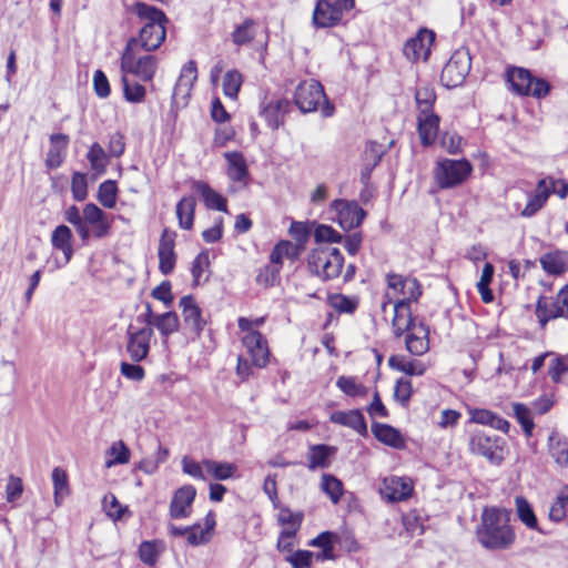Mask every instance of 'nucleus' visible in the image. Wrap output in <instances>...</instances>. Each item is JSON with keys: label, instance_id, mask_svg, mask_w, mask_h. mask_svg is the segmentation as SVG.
<instances>
[{"label": "nucleus", "instance_id": "nucleus-33", "mask_svg": "<svg viewBox=\"0 0 568 568\" xmlns=\"http://www.w3.org/2000/svg\"><path fill=\"white\" fill-rule=\"evenodd\" d=\"M337 540V536L331 531H324L320 534L317 537L313 538L308 546L321 548V552H315L316 560H332L335 558L334 556V542Z\"/></svg>", "mask_w": 568, "mask_h": 568}, {"label": "nucleus", "instance_id": "nucleus-56", "mask_svg": "<svg viewBox=\"0 0 568 568\" xmlns=\"http://www.w3.org/2000/svg\"><path fill=\"white\" fill-rule=\"evenodd\" d=\"M102 506L105 514L114 519L119 520L122 518L125 507H122L113 494H106L102 499Z\"/></svg>", "mask_w": 568, "mask_h": 568}, {"label": "nucleus", "instance_id": "nucleus-14", "mask_svg": "<svg viewBox=\"0 0 568 568\" xmlns=\"http://www.w3.org/2000/svg\"><path fill=\"white\" fill-rule=\"evenodd\" d=\"M153 336L151 327H135L130 325L126 329V353L132 362L139 363L148 357L150 342Z\"/></svg>", "mask_w": 568, "mask_h": 568}, {"label": "nucleus", "instance_id": "nucleus-62", "mask_svg": "<svg viewBox=\"0 0 568 568\" xmlns=\"http://www.w3.org/2000/svg\"><path fill=\"white\" fill-rule=\"evenodd\" d=\"M209 265H210V258H209V254L206 252H202L195 257V260L192 263V268H191L193 282L195 285H197L200 283L201 277H202L204 271L209 267Z\"/></svg>", "mask_w": 568, "mask_h": 568}, {"label": "nucleus", "instance_id": "nucleus-6", "mask_svg": "<svg viewBox=\"0 0 568 568\" xmlns=\"http://www.w3.org/2000/svg\"><path fill=\"white\" fill-rule=\"evenodd\" d=\"M386 281L387 292L381 306L383 313H386V308L392 304L393 300L404 301L410 304L412 302H416L422 295L420 284L415 277L388 274Z\"/></svg>", "mask_w": 568, "mask_h": 568}, {"label": "nucleus", "instance_id": "nucleus-34", "mask_svg": "<svg viewBox=\"0 0 568 568\" xmlns=\"http://www.w3.org/2000/svg\"><path fill=\"white\" fill-rule=\"evenodd\" d=\"M541 267L552 275H560L568 270V255L564 252H550L541 256Z\"/></svg>", "mask_w": 568, "mask_h": 568}, {"label": "nucleus", "instance_id": "nucleus-58", "mask_svg": "<svg viewBox=\"0 0 568 568\" xmlns=\"http://www.w3.org/2000/svg\"><path fill=\"white\" fill-rule=\"evenodd\" d=\"M182 470L195 479L206 480L205 468L202 463H197L190 457H183Z\"/></svg>", "mask_w": 568, "mask_h": 568}, {"label": "nucleus", "instance_id": "nucleus-4", "mask_svg": "<svg viewBox=\"0 0 568 568\" xmlns=\"http://www.w3.org/2000/svg\"><path fill=\"white\" fill-rule=\"evenodd\" d=\"M307 264L322 280H332L341 274L344 257L341 251L329 245H320L311 251Z\"/></svg>", "mask_w": 568, "mask_h": 568}, {"label": "nucleus", "instance_id": "nucleus-61", "mask_svg": "<svg viewBox=\"0 0 568 568\" xmlns=\"http://www.w3.org/2000/svg\"><path fill=\"white\" fill-rule=\"evenodd\" d=\"M197 79V69L194 61H189L181 70L176 84H184L185 87L193 88Z\"/></svg>", "mask_w": 568, "mask_h": 568}, {"label": "nucleus", "instance_id": "nucleus-54", "mask_svg": "<svg viewBox=\"0 0 568 568\" xmlns=\"http://www.w3.org/2000/svg\"><path fill=\"white\" fill-rule=\"evenodd\" d=\"M288 233L296 241L294 245L298 246L300 250L303 251L311 233L308 225L304 222H293L290 226Z\"/></svg>", "mask_w": 568, "mask_h": 568}, {"label": "nucleus", "instance_id": "nucleus-21", "mask_svg": "<svg viewBox=\"0 0 568 568\" xmlns=\"http://www.w3.org/2000/svg\"><path fill=\"white\" fill-rule=\"evenodd\" d=\"M429 331L424 323L413 326L405 338L406 349L415 356H422L429 349Z\"/></svg>", "mask_w": 568, "mask_h": 568}, {"label": "nucleus", "instance_id": "nucleus-9", "mask_svg": "<svg viewBox=\"0 0 568 568\" xmlns=\"http://www.w3.org/2000/svg\"><path fill=\"white\" fill-rule=\"evenodd\" d=\"M471 170L473 168L467 160L445 159L437 163L434 176L440 189H450L462 184Z\"/></svg>", "mask_w": 568, "mask_h": 568}, {"label": "nucleus", "instance_id": "nucleus-25", "mask_svg": "<svg viewBox=\"0 0 568 568\" xmlns=\"http://www.w3.org/2000/svg\"><path fill=\"white\" fill-rule=\"evenodd\" d=\"M418 134L424 145H430L435 142L438 135L439 116L433 111L418 113Z\"/></svg>", "mask_w": 568, "mask_h": 568}, {"label": "nucleus", "instance_id": "nucleus-41", "mask_svg": "<svg viewBox=\"0 0 568 568\" xmlns=\"http://www.w3.org/2000/svg\"><path fill=\"white\" fill-rule=\"evenodd\" d=\"M203 466L207 475L216 480H226L234 476L237 467L232 463H221L212 459H204Z\"/></svg>", "mask_w": 568, "mask_h": 568}, {"label": "nucleus", "instance_id": "nucleus-11", "mask_svg": "<svg viewBox=\"0 0 568 568\" xmlns=\"http://www.w3.org/2000/svg\"><path fill=\"white\" fill-rule=\"evenodd\" d=\"M469 450L486 458L493 465H500L505 459L506 447L500 437L476 432L469 438Z\"/></svg>", "mask_w": 568, "mask_h": 568}, {"label": "nucleus", "instance_id": "nucleus-5", "mask_svg": "<svg viewBox=\"0 0 568 568\" xmlns=\"http://www.w3.org/2000/svg\"><path fill=\"white\" fill-rule=\"evenodd\" d=\"M294 101L303 113L316 111L321 106L324 116H331L334 106L328 102L322 84L316 80L300 83L295 90Z\"/></svg>", "mask_w": 568, "mask_h": 568}, {"label": "nucleus", "instance_id": "nucleus-60", "mask_svg": "<svg viewBox=\"0 0 568 568\" xmlns=\"http://www.w3.org/2000/svg\"><path fill=\"white\" fill-rule=\"evenodd\" d=\"M413 393V386L410 381L399 378L396 383L394 396L403 406H407Z\"/></svg>", "mask_w": 568, "mask_h": 568}, {"label": "nucleus", "instance_id": "nucleus-29", "mask_svg": "<svg viewBox=\"0 0 568 568\" xmlns=\"http://www.w3.org/2000/svg\"><path fill=\"white\" fill-rule=\"evenodd\" d=\"M336 448L327 445H313L310 447L307 454V468L315 470L318 468H327L331 464V458L335 455Z\"/></svg>", "mask_w": 568, "mask_h": 568}, {"label": "nucleus", "instance_id": "nucleus-32", "mask_svg": "<svg viewBox=\"0 0 568 568\" xmlns=\"http://www.w3.org/2000/svg\"><path fill=\"white\" fill-rule=\"evenodd\" d=\"M71 240L72 233L67 225H59L51 235V243L53 247L63 252L64 265L71 261L73 255Z\"/></svg>", "mask_w": 568, "mask_h": 568}, {"label": "nucleus", "instance_id": "nucleus-51", "mask_svg": "<svg viewBox=\"0 0 568 568\" xmlns=\"http://www.w3.org/2000/svg\"><path fill=\"white\" fill-rule=\"evenodd\" d=\"M254 26L255 22L252 19H246L234 30L232 34L233 42L237 45H243L252 41L255 37Z\"/></svg>", "mask_w": 568, "mask_h": 568}, {"label": "nucleus", "instance_id": "nucleus-3", "mask_svg": "<svg viewBox=\"0 0 568 568\" xmlns=\"http://www.w3.org/2000/svg\"><path fill=\"white\" fill-rule=\"evenodd\" d=\"M141 47L135 40H129L121 57V70L130 73L144 82L151 81L158 69V60L152 54H142Z\"/></svg>", "mask_w": 568, "mask_h": 568}, {"label": "nucleus", "instance_id": "nucleus-40", "mask_svg": "<svg viewBox=\"0 0 568 568\" xmlns=\"http://www.w3.org/2000/svg\"><path fill=\"white\" fill-rule=\"evenodd\" d=\"M51 477L54 490V504L59 507L63 499L70 494L68 475L61 467H54Z\"/></svg>", "mask_w": 568, "mask_h": 568}, {"label": "nucleus", "instance_id": "nucleus-64", "mask_svg": "<svg viewBox=\"0 0 568 568\" xmlns=\"http://www.w3.org/2000/svg\"><path fill=\"white\" fill-rule=\"evenodd\" d=\"M139 556L144 564L150 566L154 565L159 556L155 542L143 541L139 547Z\"/></svg>", "mask_w": 568, "mask_h": 568}, {"label": "nucleus", "instance_id": "nucleus-48", "mask_svg": "<svg viewBox=\"0 0 568 568\" xmlns=\"http://www.w3.org/2000/svg\"><path fill=\"white\" fill-rule=\"evenodd\" d=\"M243 82L242 74L236 70H230L223 78V93L225 97L236 100Z\"/></svg>", "mask_w": 568, "mask_h": 568}, {"label": "nucleus", "instance_id": "nucleus-13", "mask_svg": "<svg viewBox=\"0 0 568 568\" xmlns=\"http://www.w3.org/2000/svg\"><path fill=\"white\" fill-rule=\"evenodd\" d=\"M471 59L467 51L457 50L443 68L440 80L447 88L460 85L470 71Z\"/></svg>", "mask_w": 568, "mask_h": 568}, {"label": "nucleus", "instance_id": "nucleus-37", "mask_svg": "<svg viewBox=\"0 0 568 568\" xmlns=\"http://www.w3.org/2000/svg\"><path fill=\"white\" fill-rule=\"evenodd\" d=\"M373 433L379 442L386 445L395 448H400L404 446V439L400 433L389 425L375 424L373 425Z\"/></svg>", "mask_w": 568, "mask_h": 568}, {"label": "nucleus", "instance_id": "nucleus-28", "mask_svg": "<svg viewBox=\"0 0 568 568\" xmlns=\"http://www.w3.org/2000/svg\"><path fill=\"white\" fill-rule=\"evenodd\" d=\"M548 453L555 463L568 468V439L552 430L548 437Z\"/></svg>", "mask_w": 568, "mask_h": 568}, {"label": "nucleus", "instance_id": "nucleus-8", "mask_svg": "<svg viewBox=\"0 0 568 568\" xmlns=\"http://www.w3.org/2000/svg\"><path fill=\"white\" fill-rule=\"evenodd\" d=\"M507 82L511 90L519 95L544 98L548 94L550 85L542 79L534 78L526 69L514 68L507 72Z\"/></svg>", "mask_w": 568, "mask_h": 568}, {"label": "nucleus", "instance_id": "nucleus-35", "mask_svg": "<svg viewBox=\"0 0 568 568\" xmlns=\"http://www.w3.org/2000/svg\"><path fill=\"white\" fill-rule=\"evenodd\" d=\"M390 367L410 376H422L427 371V365L418 359H407L404 356H392L388 361Z\"/></svg>", "mask_w": 568, "mask_h": 568}, {"label": "nucleus", "instance_id": "nucleus-2", "mask_svg": "<svg viewBox=\"0 0 568 568\" xmlns=\"http://www.w3.org/2000/svg\"><path fill=\"white\" fill-rule=\"evenodd\" d=\"M135 13L145 21V24L139 37L130 40H135L138 45L146 52L156 50L165 40V22L168 21L165 14L155 7L142 2L135 4Z\"/></svg>", "mask_w": 568, "mask_h": 568}, {"label": "nucleus", "instance_id": "nucleus-39", "mask_svg": "<svg viewBox=\"0 0 568 568\" xmlns=\"http://www.w3.org/2000/svg\"><path fill=\"white\" fill-rule=\"evenodd\" d=\"M301 252L300 247L294 245V243L290 241H281L272 250L270 261L280 265L282 268L284 258L296 260Z\"/></svg>", "mask_w": 568, "mask_h": 568}, {"label": "nucleus", "instance_id": "nucleus-38", "mask_svg": "<svg viewBox=\"0 0 568 568\" xmlns=\"http://www.w3.org/2000/svg\"><path fill=\"white\" fill-rule=\"evenodd\" d=\"M516 515L518 519L531 530H539L538 520L528 500L523 496L515 498Z\"/></svg>", "mask_w": 568, "mask_h": 568}, {"label": "nucleus", "instance_id": "nucleus-31", "mask_svg": "<svg viewBox=\"0 0 568 568\" xmlns=\"http://www.w3.org/2000/svg\"><path fill=\"white\" fill-rule=\"evenodd\" d=\"M227 176L234 182H245L248 178L246 161L240 152H226Z\"/></svg>", "mask_w": 568, "mask_h": 568}, {"label": "nucleus", "instance_id": "nucleus-27", "mask_svg": "<svg viewBox=\"0 0 568 568\" xmlns=\"http://www.w3.org/2000/svg\"><path fill=\"white\" fill-rule=\"evenodd\" d=\"M68 144L69 138L65 134L58 133L50 136V148L45 159L49 169H57L62 164Z\"/></svg>", "mask_w": 568, "mask_h": 568}, {"label": "nucleus", "instance_id": "nucleus-57", "mask_svg": "<svg viewBox=\"0 0 568 568\" xmlns=\"http://www.w3.org/2000/svg\"><path fill=\"white\" fill-rule=\"evenodd\" d=\"M316 559L315 552L310 550H297L286 557L293 568H310Z\"/></svg>", "mask_w": 568, "mask_h": 568}, {"label": "nucleus", "instance_id": "nucleus-45", "mask_svg": "<svg viewBox=\"0 0 568 568\" xmlns=\"http://www.w3.org/2000/svg\"><path fill=\"white\" fill-rule=\"evenodd\" d=\"M321 489L326 494L333 504H338L343 495V483L331 474H323L321 478Z\"/></svg>", "mask_w": 568, "mask_h": 568}, {"label": "nucleus", "instance_id": "nucleus-43", "mask_svg": "<svg viewBox=\"0 0 568 568\" xmlns=\"http://www.w3.org/2000/svg\"><path fill=\"white\" fill-rule=\"evenodd\" d=\"M153 327L158 328L160 334L164 337L179 331L180 320L175 312H166L159 314L153 321Z\"/></svg>", "mask_w": 568, "mask_h": 568}, {"label": "nucleus", "instance_id": "nucleus-18", "mask_svg": "<svg viewBox=\"0 0 568 568\" xmlns=\"http://www.w3.org/2000/svg\"><path fill=\"white\" fill-rule=\"evenodd\" d=\"M195 496L196 490L192 485L180 487L170 503V516L174 519L189 517Z\"/></svg>", "mask_w": 568, "mask_h": 568}, {"label": "nucleus", "instance_id": "nucleus-52", "mask_svg": "<svg viewBox=\"0 0 568 568\" xmlns=\"http://www.w3.org/2000/svg\"><path fill=\"white\" fill-rule=\"evenodd\" d=\"M336 385L347 396L357 397L366 395V388L357 383L354 377L339 376Z\"/></svg>", "mask_w": 568, "mask_h": 568}, {"label": "nucleus", "instance_id": "nucleus-50", "mask_svg": "<svg viewBox=\"0 0 568 568\" xmlns=\"http://www.w3.org/2000/svg\"><path fill=\"white\" fill-rule=\"evenodd\" d=\"M116 184L112 180L104 181L98 190V200L106 209H113L116 203Z\"/></svg>", "mask_w": 568, "mask_h": 568}, {"label": "nucleus", "instance_id": "nucleus-15", "mask_svg": "<svg viewBox=\"0 0 568 568\" xmlns=\"http://www.w3.org/2000/svg\"><path fill=\"white\" fill-rule=\"evenodd\" d=\"M435 40V33L428 29H420L417 34L408 39L404 45V55L412 62L426 61Z\"/></svg>", "mask_w": 568, "mask_h": 568}, {"label": "nucleus", "instance_id": "nucleus-30", "mask_svg": "<svg viewBox=\"0 0 568 568\" xmlns=\"http://www.w3.org/2000/svg\"><path fill=\"white\" fill-rule=\"evenodd\" d=\"M193 190L200 194L207 209L226 212V200L215 192L207 183L203 181H195Z\"/></svg>", "mask_w": 568, "mask_h": 568}, {"label": "nucleus", "instance_id": "nucleus-36", "mask_svg": "<svg viewBox=\"0 0 568 568\" xmlns=\"http://www.w3.org/2000/svg\"><path fill=\"white\" fill-rule=\"evenodd\" d=\"M195 199L193 196H185L180 200L176 205V216L179 219L180 227L191 230L194 221Z\"/></svg>", "mask_w": 568, "mask_h": 568}, {"label": "nucleus", "instance_id": "nucleus-17", "mask_svg": "<svg viewBox=\"0 0 568 568\" xmlns=\"http://www.w3.org/2000/svg\"><path fill=\"white\" fill-rule=\"evenodd\" d=\"M83 222L92 227V234L98 239L105 237L110 233L109 215L93 203H88L83 207Z\"/></svg>", "mask_w": 568, "mask_h": 568}, {"label": "nucleus", "instance_id": "nucleus-12", "mask_svg": "<svg viewBox=\"0 0 568 568\" xmlns=\"http://www.w3.org/2000/svg\"><path fill=\"white\" fill-rule=\"evenodd\" d=\"M536 316L541 327H545L551 320L568 318V285L561 288L555 297H539L536 305Z\"/></svg>", "mask_w": 568, "mask_h": 568}, {"label": "nucleus", "instance_id": "nucleus-22", "mask_svg": "<svg viewBox=\"0 0 568 568\" xmlns=\"http://www.w3.org/2000/svg\"><path fill=\"white\" fill-rule=\"evenodd\" d=\"M413 491L410 481L402 477H389L384 479L382 494L389 501L407 499Z\"/></svg>", "mask_w": 568, "mask_h": 568}, {"label": "nucleus", "instance_id": "nucleus-10", "mask_svg": "<svg viewBox=\"0 0 568 568\" xmlns=\"http://www.w3.org/2000/svg\"><path fill=\"white\" fill-rule=\"evenodd\" d=\"M354 4V0H318L313 11V23L316 28L334 27Z\"/></svg>", "mask_w": 568, "mask_h": 568}, {"label": "nucleus", "instance_id": "nucleus-49", "mask_svg": "<svg viewBox=\"0 0 568 568\" xmlns=\"http://www.w3.org/2000/svg\"><path fill=\"white\" fill-rule=\"evenodd\" d=\"M88 161L92 170L101 174L105 171L108 165V155L104 149L99 143H93L88 152Z\"/></svg>", "mask_w": 568, "mask_h": 568}, {"label": "nucleus", "instance_id": "nucleus-46", "mask_svg": "<svg viewBox=\"0 0 568 568\" xmlns=\"http://www.w3.org/2000/svg\"><path fill=\"white\" fill-rule=\"evenodd\" d=\"M514 416L524 429L527 437L532 435L535 423L532 420L531 409L521 403L513 404Z\"/></svg>", "mask_w": 568, "mask_h": 568}, {"label": "nucleus", "instance_id": "nucleus-7", "mask_svg": "<svg viewBox=\"0 0 568 568\" xmlns=\"http://www.w3.org/2000/svg\"><path fill=\"white\" fill-rule=\"evenodd\" d=\"M237 325L245 333L242 343L251 357L252 364L258 368L265 367L270 358L265 337L258 331L253 329V322L246 317H240Z\"/></svg>", "mask_w": 568, "mask_h": 568}, {"label": "nucleus", "instance_id": "nucleus-63", "mask_svg": "<svg viewBox=\"0 0 568 568\" xmlns=\"http://www.w3.org/2000/svg\"><path fill=\"white\" fill-rule=\"evenodd\" d=\"M548 374L554 383L561 382L562 376L568 374V364L565 362V358L560 356L554 357Z\"/></svg>", "mask_w": 568, "mask_h": 568}, {"label": "nucleus", "instance_id": "nucleus-19", "mask_svg": "<svg viewBox=\"0 0 568 568\" xmlns=\"http://www.w3.org/2000/svg\"><path fill=\"white\" fill-rule=\"evenodd\" d=\"M392 311V327L396 337L402 336L405 332L413 329V326L418 325L412 315L410 304L404 301H395Z\"/></svg>", "mask_w": 568, "mask_h": 568}, {"label": "nucleus", "instance_id": "nucleus-42", "mask_svg": "<svg viewBox=\"0 0 568 568\" xmlns=\"http://www.w3.org/2000/svg\"><path fill=\"white\" fill-rule=\"evenodd\" d=\"M415 101L418 113L432 112L436 101L434 88L427 83H420L415 91Z\"/></svg>", "mask_w": 568, "mask_h": 568}, {"label": "nucleus", "instance_id": "nucleus-59", "mask_svg": "<svg viewBox=\"0 0 568 568\" xmlns=\"http://www.w3.org/2000/svg\"><path fill=\"white\" fill-rule=\"evenodd\" d=\"M315 241L318 243H338L342 241V235L337 233L332 226L318 225L314 233Z\"/></svg>", "mask_w": 568, "mask_h": 568}, {"label": "nucleus", "instance_id": "nucleus-16", "mask_svg": "<svg viewBox=\"0 0 568 568\" xmlns=\"http://www.w3.org/2000/svg\"><path fill=\"white\" fill-rule=\"evenodd\" d=\"M337 211V221L344 230H352L361 225L366 213L356 202L343 200L334 201Z\"/></svg>", "mask_w": 568, "mask_h": 568}, {"label": "nucleus", "instance_id": "nucleus-53", "mask_svg": "<svg viewBox=\"0 0 568 568\" xmlns=\"http://www.w3.org/2000/svg\"><path fill=\"white\" fill-rule=\"evenodd\" d=\"M123 81V92L126 101L132 103H140L145 98V88L138 82H129L125 77Z\"/></svg>", "mask_w": 568, "mask_h": 568}, {"label": "nucleus", "instance_id": "nucleus-23", "mask_svg": "<svg viewBox=\"0 0 568 568\" xmlns=\"http://www.w3.org/2000/svg\"><path fill=\"white\" fill-rule=\"evenodd\" d=\"M290 110V101L286 99L272 100L263 105L261 115L272 130H276L284 122V116Z\"/></svg>", "mask_w": 568, "mask_h": 568}, {"label": "nucleus", "instance_id": "nucleus-47", "mask_svg": "<svg viewBox=\"0 0 568 568\" xmlns=\"http://www.w3.org/2000/svg\"><path fill=\"white\" fill-rule=\"evenodd\" d=\"M280 272V265L270 261L268 264L264 265L258 270V273L256 275V283L264 287L274 286L278 282Z\"/></svg>", "mask_w": 568, "mask_h": 568}, {"label": "nucleus", "instance_id": "nucleus-1", "mask_svg": "<svg viewBox=\"0 0 568 568\" xmlns=\"http://www.w3.org/2000/svg\"><path fill=\"white\" fill-rule=\"evenodd\" d=\"M477 538L486 549L510 548L516 539L514 528L510 526V511L505 508H485L477 528Z\"/></svg>", "mask_w": 568, "mask_h": 568}, {"label": "nucleus", "instance_id": "nucleus-20", "mask_svg": "<svg viewBox=\"0 0 568 568\" xmlns=\"http://www.w3.org/2000/svg\"><path fill=\"white\" fill-rule=\"evenodd\" d=\"M179 305L182 308V315L185 325L196 336H200L206 323L202 318L201 308L196 305L193 296L185 295L181 297Z\"/></svg>", "mask_w": 568, "mask_h": 568}, {"label": "nucleus", "instance_id": "nucleus-44", "mask_svg": "<svg viewBox=\"0 0 568 568\" xmlns=\"http://www.w3.org/2000/svg\"><path fill=\"white\" fill-rule=\"evenodd\" d=\"M105 454L108 457L105 460L106 468L126 464L130 460V449L122 440L113 443Z\"/></svg>", "mask_w": 568, "mask_h": 568}, {"label": "nucleus", "instance_id": "nucleus-26", "mask_svg": "<svg viewBox=\"0 0 568 568\" xmlns=\"http://www.w3.org/2000/svg\"><path fill=\"white\" fill-rule=\"evenodd\" d=\"M159 268L162 274H170L175 265L174 237L164 231L159 243Z\"/></svg>", "mask_w": 568, "mask_h": 568}, {"label": "nucleus", "instance_id": "nucleus-55", "mask_svg": "<svg viewBox=\"0 0 568 568\" xmlns=\"http://www.w3.org/2000/svg\"><path fill=\"white\" fill-rule=\"evenodd\" d=\"M71 192L75 201H84L88 196V182L83 173L74 172L71 181Z\"/></svg>", "mask_w": 568, "mask_h": 568}, {"label": "nucleus", "instance_id": "nucleus-24", "mask_svg": "<svg viewBox=\"0 0 568 568\" xmlns=\"http://www.w3.org/2000/svg\"><path fill=\"white\" fill-rule=\"evenodd\" d=\"M329 420L334 424L352 428L359 435H365L367 433V425L364 415L358 409L333 412L329 416Z\"/></svg>", "mask_w": 568, "mask_h": 568}]
</instances>
